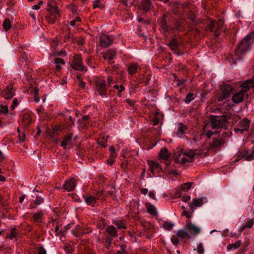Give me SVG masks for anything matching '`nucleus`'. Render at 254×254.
Here are the masks:
<instances>
[{
    "mask_svg": "<svg viewBox=\"0 0 254 254\" xmlns=\"http://www.w3.org/2000/svg\"><path fill=\"white\" fill-rule=\"evenodd\" d=\"M46 10L48 13L45 16L46 20L49 24L55 23L60 16L59 10L56 3L54 1L49 2Z\"/></svg>",
    "mask_w": 254,
    "mask_h": 254,
    "instance_id": "nucleus-1",
    "label": "nucleus"
},
{
    "mask_svg": "<svg viewBox=\"0 0 254 254\" xmlns=\"http://www.w3.org/2000/svg\"><path fill=\"white\" fill-rule=\"evenodd\" d=\"M230 116L227 115L212 116L210 118L211 127L213 129L224 128L226 129L228 127V120Z\"/></svg>",
    "mask_w": 254,
    "mask_h": 254,
    "instance_id": "nucleus-2",
    "label": "nucleus"
},
{
    "mask_svg": "<svg viewBox=\"0 0 254 254\" xmlns=\"http://www.w3.org/2000/svg\"><path fill=\"white\" fill-rule=\"evenodd\" d=\"M250 46V44L242 41L238 44V46L235 51V54L233 56V59L235 61V63H236V61H240L243 59L244 55L249 50Z\"/></svg>",
    "mask_w": 254,
    "mask_h": 254,
    "instance_id": "nucleus-3",
    "label": "nucleus"
},
{
    "mask_svg": "<svg viewBox=\"0 0 254 254\" xmlns=\"http://www.w3.org/2000/svg\"><path fill=\"white\" fill-rule=\"evenodd\" d=\"M224 22L222 19H219L217 21L213 20L207 26L206 28L210 31L214 32V36L218 37L220 35V30L223 27Z\"/></svg>",
    "mask_w": 254,
    "mask_h": 254,
    "instance_id": "nucleus-4",
    "label": "nucleus"
},
{
    "mask_svg": "<svg viewBox=\"0 0 254 254\" xmlns=\"http://www.w3.org/2000/svg\"><path fill=\"white\" fill-rule=\"evenodd\" d=\"M233 90V87L229 84H224L221 86V93L218 96V101H221L226 99L230 96Z\"/></svg>",
    "mask_w": 254,
    "mask_h": 254,
    "instance_id": "nucleus-5",
    "label": "nucleus"
},
{
    "mask_svg": "<svg viewBox=\"0 0 254 254\" xmlns=\"http://www.w3.org/2000/svg\"><path fill=\"white\" fill-rule=\"evenodd\" d=\"M71 66L75 70L80 71H87V69L82 64L81 57L79 55H75Z\"/></svg>",
    "mask_w": 254,
    "mask_h": 254,
    "instance_id": "nucleus-6",
    "label": "nucleus"
},
{
    "mask_svg": "<svg viewBox=\"0 0 254 254\" xmlns=\"http://www.w3.org/2000/svg\"><path fill=\"white\" fill-rule=\"evenodd\" d=\"M226 140L223 138L215 139L210 143V148L213 151H217L223 146Z\"/></svg>",
    "mask_w": 254,
    "mask_h": 254,
    "instance_id": "nucleus-7",
    "label": "nucleus"
},
{
    "mask_svg": "<svg viewBox=\"0 0 254 254\" xmlns=\"http://www.w3.org/2000/svg\"><path fill=\"white\" fill-rule=\"evenodd\" d=\"M14 91L12 84L7 86L6 89L2 90L1 92V96L5 99H10L14 95Z\"/></svg>",
    "mask_w": 254,
    "mask_h": 254,
    "instance_id": "nucleus-8",
    "label": "nucleus"
},
{
    "mask_svg": "<svg viewBox=\"0 0 254 254\" xmlns=\"http://www.w3.org/2000/svg\"><path fill=\"white\" fill-rule=\"evenodd\" d=\"M106 81L103 80H101L96 82V90L99 93L100 95L102 96H106L107 90Z\"/></svg>",
    "mask_w": 254,
    "mask_h": 254,
    "instance_id": "nucleus-9",
    "label": "nucleus"
},
{
    "mask_svg": "<svg viewBox=\"0 0 254 254\" xmlns=\"http://www.w3.org/2000/svg\"><path fill=\"white\" fill-rule=\"evenodd\" d=\"M100 44L102 47H107L111 45L113 41V38L106 34H102L100 37Z\"/></svg>",
    "mask_w": 254,
    "mask_h": 254,
    "instance_id": "nucleus-10",
    "label": "nucleus"
},
{
    "mask_svg": "<svg viewBox=\"0 0 254 254\" xmlns=\"http://www.w3.org/2000/svg\"><path fill=\"white\" fill-rule=\"evenodd\" d=\"M246 93L244 90H241L234 94L232 100L233 103L238 104L243 101Z\"/></svg>",
    "mask_w": 254,
    "mask_h": 254,
    "instance_id": "nucleus-11",
    "label": "nucleus"
},
{
    "mask_svg": "<svg viewBox=\"0 0 254 254\" xmlns=\"http://www.w3.org/2000/svg\"><path fill=\"white\" fill-rule=\"evenodd\" d=\"M76 185V181L74 178H71L65 182V183L63 187L65 190L67 191H70L73 190Z\"/></svg>",
    "mask_w": 254,
    "mask_h": 254,
    "instance_id": "nucleus-12",
    "label": "nucleus"
},
{
    "mask_svg": "<svg viewBox=\"0 0 254 254\" xmlns=\"http://www.w3.org/2000/svg\"><path fill=\"white\" fill-rule=\"evenodd\" d=\"M116 54L117 53L115 50L109 49L103 54V58L105 60H108L110 64H112L113 60L116 57Z\"/></svg>",
    "mask_w": 254,
    "mask_h": 254,
    "instance_id": "nucleus-13",
    "label": "nucleus"
},
{
    "mask_svg": "<svg viewBox=\"0 0 254 254\" xmlns=\"http://www.w3.org/2000/svg\"><path fill=\"white\" fill-rule=\"evenodd\" d=\"M139 7L144 11L147 12L150 10L153 7L151 0H141Z\"/></svg>",
    "mask_w": 254,
    "mask_h": 254,
    "instance_id": "nucleus-14",
    "label": "nucleus"
},
{
    "mask_svg": "<svg viewBox=\"0 0 254 254\" xmlns=\"http://www.w3.org/2000/svg\"><path fill=\"white\" fill-rule=\"evenodd\" d=\"M186 228L190 232L193 233L195 235H198L201 231L200 228L192 224L190 220L187 221Z\"/></svg>",
    "mask_w": 254,
    "mask_h": 254,
    "instance_id": "nucleus-15",
    "label": "nucleus"
},
{
    "mask_svg": "<svg viewBox=\"0 0 254 254\" xmlns=\"http://www.w3.org/2000/svg\"><path fill=\"white\" fill-rule=\"evenodd\" d=\"M167 15L163 14L162 17V19L160 22V26L161 27L164 32H167L170 30L171 25L167 23Z\"/></svg>",
    "mask_w": 254,
    "mask_h": 254,
    "instance_id": "nucleus-16",
    "label": "nucleus"
},
{
    "mask_svg": "<svg viewBox=\"0 0 254 254\" xmlns=\"http://www.w3.org/2000/svg\"><path fill=\"white\" fill-rule=\"evenodd\" d=\"M84 201L88 205H91L94 207L96 205H98L97 200L95 197L91 195H83Z\"/></svg>",
    "mask_w": 254,
    "mask_h": 254,
    "instance_id": "nucleus-17",
    "label": "nucleus"
},
{
    "mask_svg": "<svg viewBox=\"0 0 254 254\" xmlns=\"http://www.w3.org/2000/svg\"><path fill=\"white\" fill-rule=\"evenodd\" d=\"M241 90H244L246 93L251 88H254V81L253 79H248L244 82L241 85Z\"/></svg>",
    "mask_w": 254,
    "mask_h": 254,
    "instance_id": "nucleus-18",
    "label": "nucleus"
},
{
    "mask_svg": "<svg viewBox=\"0 0 254 254\" xmlns=\"http://www.w3.org/2000/svg\"><path fill=\"white\" fill-rule=\"evenodd\" d=\"M140 69V68L138 64L130 63L128 65L127 71L130 75L134 74Z\"/></svg>",
    "mask_w": 254,
    "mask_h": 254,
    "instance_id": "nucleus-19",
    "label": "nucleus"
},
{
    "mask_svg": "<svg viewBox=\"0 0 254 254\" xmlns=\"http://www.w3.org/2000/svg\"><path fill=\"white\" fill-rule=\"evenodd\" d=\"M73 133L70 132L64 136L63 140L61 142V146L66 149V146L71 142Z\"/></svg>",
    "mask_w": 254,
    "mask_h": 254,
    "instance_id": "nucleus-20",
    "label": "nucleus"
},
{
    "mask_svg": "<svg viewBox=\"0 0 254 254\" xmlns=\"http://www.w3.org/2000/svg\"><path fill=\"white\" fill-rule=\"evenodd\" d=\"M148 164L149 166V170L152 173H154L155 171L161 170L160 164L156 161H148Z\"/></svg>",
    "mask_w": 254,
    "mask_h": 254,
    "instance_id": "nucleus-21",
    "label": "nucleus"
},
{
    "mask_svg": "<svg viewBox=\"0 0 254 254\" xmlns=\"http://www.w3.org/2000/svg\"><path fill=\"white\" fill-rule=\"evenodd\" d=\"M250 121L246 118L242 120L238 124L237 127H241L242 130L247 131L250 127Z\"/></svg>",
    "mask_w": 254,
    "mask_h": 254,
    "instance_id": "nucleus-22",
    "label": "nucleus"
},
{
    "mask_svg": "<svg viewBox=\"0 0 254 254\" xmlns=\"http://www.w3.org/2000/svg\"><path fill=\"white\" fill-rule=\"evenodd\" d=\"M192 185V183L191 182H188L185 184H183L182 185V187L181 188L178 189L177 190V194L176 195H177L178 197H180L182 194V191L184 190H188L191 188Z\"/></svg>",
    "mask_w": 254,
    "mask_h": 254,
    "instance_id": "nucleus-23",
    "label": "nucleus"
},
{
    "mask_svg": "<svg viewBox=\"0 0 254 254\" xmlns=\"http://www.w3.org/2000/svg\"><path fill=\"white\" fill-rule=\"evenodd\" d=\"M106 231L109 235L108 236L112 238L117 237L118 236L117 231L116 227L113 225H109L107 227Z\"/></svg>",
    "mask_w": 254,
    "mask_h": 254,
    "instance_id": "nucleus-24",
    "label": "nucleus"
},
{
    "mask_svg": "<svg viewBox=\"0 0 254 254\" xmlns=\"http://www.w3.org/2000/svg\"><path fill=\"white\" fill-rule=\"evenodd\" d=\"M188 129V127L186 126L183 124L180 123L178 124V131L177 132V135L180 137H182L185 131Z\"/></svg>",
    "mask_w": 254,
    "mask_h": 254,
    "instance_id": "nucleus-25",
    "label": "nucleus"
},
{
    "mask_svg": "<svg viewBox=\"0 0 254 254\" xmlns=\"http://www.w3.org/2000/svg\"><path fill=\"white\" fill-rule=\"evenodd\" d=\"M113 238L109 236H105L103 238L102 243L107 250H109L111 247Z\"/></svg>",
    "mask_w": 254,
    "mask_h": 254,
    "instance_id": "nucleus-26",
    "label": "nucleus"
},
{
    "mask_svg": "<svg viewBox=\"0 0 254 254\" xmlns=\"http://www.w3.org/2000/svg\"><path fill=\"white\" fill-rule=\"evenodd\" d=\"M44 201V198L40 196L37 195L36 197V199L34 201L33 203H31L30 204V208L34 209L37 207V205H40L41 203Z\"/></svg>",
    "mask_w": 254,
    "mask_h": 254,
    "instance_id": "nucleus-27",
    "label": "nucleus"
},
{
    "mask_svg": "<svg viewBox=\"0 0 254 254\" xmlns=\"http://www.w3.org/2000/svg\"><path fill=\"white\" fill-rule=\"evenodd\" d=\"M167 45L172 51H174L175 53H177V51L178 50V45L177 43L176 38H174L171 40H170Z\"/></svg>",
    "mask_w": 254,
    "mask_h": 254,
    "instance_id": "nucleus-28",
    "label": "nucleus"
},
{
    "mask_svg": "<svg viewBox=\"0 0 254 254\" xmlns=\"http://www.w3.org/2000/svg\"><path fill=\"white\" fill-rule=\"evenodd\" d=\"M203 204V198H195L193 199L192 202L191 203V209H192V211H193L192 206H194L195 207L201 206Z\"/></svg>",
    "mask_w": 254,
    "mask_h": 254,
    "instance_id": "nucleus-29",
    "label": "nucleus"
},
{
    "mask_svg": "<svg viewBox=\"0 0 254 254\" xmlns=\"http://www.w3.org/2000/svg\"><path fill=\"white\" fill-rule=\"evenodd\" d=\"M159 157L160 158V159L163 160H167L168 159V158L170 157V155L167 148H164L161 149L159 154Z\"/></svg>",
    "mask_w": 254,
    "mask_h": 254,
    "instance_id": "nucleus-30",
    "label": "nucleus"
},
{
    "mask_svg": "<svg viewBox=\"0 0 254 254\" xmlns=\"http://www.w3.org/2000/svg\"><path fill=\"white\" fill-rule=\"evenodd\" d=\"M183 22L180 20L177 19L175 20L174 25L173 26H171L170 27V30H176L177 31H182V26Z\"/></svg>",
    "mask_w": 254,
    "mask_h": 254,
    "instance_id": "nucleus-31",
    "label": "nucleus"
},
{
    "mask_svg": "<svg viewBox=\"0 0 254 254\" xmlns=\"http://www.w3.org/2000/svg\"><path fill=\"white\" fill-rule=\"evenodd\" d=\"M254 224V219H248V221L240 228L239 230L240 232H242L246 228H251L253 226Z\"/></svg>",
    "mask_w": 254,
    "mask_h": 254,
    "instance_id": "nucleus-32",
    "label": "nucleus"
},
{
    "mask_svg": "<svg viewBox=\"0 0 254 254\" xmlns=\"http://www.w3.org/2000/svg\"><path fill=\"white\" fill-rule=\"evenodd\" d=\"M177 236L181 238V239H184L186 238H188V239L190 238V236L189 235V234L185 230L181 229L179 230L176 233Z\"/></svg>",
    "mask_w": 254,
    "mask_h": 254,
    "instance_id": "nucleus-33",
    "label": "nucleus"
},
{
    "mask_svg": "<svg viewBox=\"0 0 254 254\" xmlns=\"http://www.w3.org/2000/svg\"><path fill=\"white\" fill-rule=\"evenodd\" d=\"M113 224L117 227L118 229H127L126 224L122 220H115L113 222Z\"/></svg>",
    "mask_w": 254,
    "mask_h": 254,
    "instance_id": "nucleus-34",
    "label": "nucleus"
},
{
    "mask_svg": "<svg viewBox=\"0 0 254 254\" xmlns=\"http://www.w3.org/2000/svg\"><path fill=\"white\" fill-rule=\"evenodd\" d=\"M55 63L56 64V69L60 70L62 68V65L65 64L64 60L60 58H56L55 59Z\"/></svg>",
    "mask_w": 254,
    "mask_h": 254,
    "instance_id": "nucleus-35",
    "label": "nucleus"
},
{
    "mask_svg": "<svg viewBox=\"0 0 254 254\" xmlns=\"http://www.w3.org/2000/svg\"><path fill=\"white\" fill-rule=\"evenodd\" d=\"M241 158H245L247 161H251L254 159V154H248V151L245 150L244 152L241 153Z\"/></svg>",
    "mask_w": 254,
    "mask_h": 254,
    "instance_id": "nucleus-36",
    "label": "nucleus"
},
{
    "mask_svg": "<svg viewBox=\"0 0 254 254\" xmlns=\"http://www.w3.org/2000/svg\"><path fill=\"white\" fill-rule=\"evenodd\" d=\"M95 197L98 200H101L102 201H104L105 200L106 196L104 194V191L102 190L98 191L97 192L96 195L95 196Z\"/></svg>",
    "mask_w": 254,
    "mask_h": 254,
    "instance_id": "nucleus-37",
    "label": "nucleus"
},
{
    "mask_svg": "<svg viewBox=\"0 0 254 254\" xmlns=\"http://www.w3.org/2000/svg\"><path fill=\"white\" fill-rule=\"evenodd\" d=\"M74 247L69 244H66L64 247V249L67 254H72L74 251Z\"/></svg>",
    "mask_w": 254,
    "mask_h": 254,
    "instance_id": "nucleus-38",
    "label": "nucleus"
},
{
    "mask_svg": "<svg viewBox=\"0 0 254 254\" xmlns=\"http://www.w3.org/2000/svg\"><path fill=\"white\" fill-rule=\"evenodd\" d=\"M242 242L241 240H238L234 244H229L227 246L228 250H231L233 248L234 249H237L239 248L241 245Z\"/></svg>",
    "mask_w": 254,
    "mask_h": 254,
    "instance_id": "nucleus-39",
    "label": "nucleus"
},
{
    "mask_svg": "<svg viewBox=\"0 0 254 254\" xmlns=\"http://www.w3.org/2000/svg\"><path fill=\"white\" fill-rule=\"evenodd\" d=\"M43 215V213L42 211H39L37 213H34L33 215V221L36 222H40Z\"/></svg>",
    "mask_w": 254,
    "mask_h": 254,
    "instance_id": "nucleus-40",
    "label": "nucleus"
},
{
    "mask_svg": "<svg viewBox=\"0 0 254 254\" xmlns=\"http://www.w3.org/2000/svg\"><path fill=\"white\" fill-rule=\"evenodd\" d=\"M188 18L195 25H196L197 23H198V22L196 20V16L194 12L190 11V12L188 14Z\"/></svg>",
    "mask_w": 254,
    "mask_h": 254,
    "instance_id": "nucleus-41",
    "label": "nucleus"
},
{
    "mask_svg": "<svg viewBox=\"0 0 254 254\" xmlns=\"http://www.w3.org/2000/svg\"><path fill=\"white\" fill-rule=\"evenodd\" d=\"M254 37V32H251L247 35H246L243 39L242 41L244 42L247 43L248 44H249L251 45V40Z\"/></svg>",
    "mask_w": 254,
    "mask_h": 254,
    "instance_id": "nucleus-42",
    "label": "nucleus"
},
{
    "mask_svg": "<svg viewBox=\"0 0 254 254\" xmlns=\"http://www.w3.org/2000/svg\"><path fill=\"white\" fill-rule=\"evenodd\" d=\"M90 232H91V230L81 229V230H78L77 232L73 233V235H74L76 237H78L81 235L88 234Z\"/></svg>",
    "mask_w": 254,
    "mask_h": 254,
    "instance_id": "nucleus-43",
    "label": "nucleus"
},
{
    "mask_svg": "<svg viewBox=\"0 0 254 254\" xmlns=\"http://www.w3.org/2000/svg\"><path fill=\"white\" fill-rule=\"evenodd\" d=\"M146 205H147V210L149 213H150V214H152V215H156L157 214V212L156 211V209L153 205L146 204Z\"/></svg>",
    "mask_w": 254,
    "mask_h": 254,
    "instance_id": "nucleus-44",
    "label": "nucleus"
},
{
    "mask_svg": "<svg viewBox=\"0 0 254 254\" xmlns=\"http://www.w3.org/2000/svg\"><path fill=\"white\" fill-rule=\"evenodd\" d=\"M2 26L5 31L9 30L11 28V22L9 19H5L3 22Z\"/></svg>",
    "mask_w": 254,
    "mask_h": 254,
    "instance_id": "nucleus-45",
    "label": "nucleus"
},
{
    "mask_svg": "<svg viewBox=\"0 0 254 254\" xmlns=\"http://www.w3.org/2000/svg\"><path fill=\"white\" fill-rule=\"evenodd\" d=\"M17 230L15 228H13L11 230V232L9 234H7L6 236V239H12L13 238L16 237L17 235Z\"/></svg>",
    "mask_w": 254,
    "mask_h": 254,
    "instance_id": "nucleus-46",
    "label": "nucleus"
},
{
    "mask_svg": "<svg viewBox=\"0 0 254 254\" xmlns=\"http://www.w3.org/2000/svg\"><path fill=\"white\" fill-rule=\"evenodd\" d=\"M194 99V95L192 93L190 92L187 94L186 98L185 99V102L187 104L190 103L191 101H192Z\"/></svg>",
    "mask_w": 254,
    "mask_h": 254,
    "instance_id": "nucleus-47",
    "label": "nucleus"
},
{
    "mask_svg": "<svg viewBox=\"0 0 254 254\" xmlns=\"http://www.w3.org/2000/svg\"><path fill=\"white\" fill-rule=\"evenodd\" d=\"M174 226V224L173 223L168 221H165L163 224V227L167 230H170Z\"/></svg>",
    "mask_w": 254,
    "mask_h": 254,
    "instance_id": "nucleus-48",
    "label": "nucleus"
},
{
    "mask_svg": "<svg viewBox=\"0 0 254 254\" xmlns=\"http://www.w3.org/2000/svg\"><path fill=\"white\" fill-rule=\"evenodd\" d=\"M107 141L106 139H104V137L98 139V144L103 148H105L107 146Z\"/></svg>",
    "mask_w": 254,
    "mask_h": 254,
    "instance_id": "nucleus-49",
    "label": "nucleus"
},
{
    "mask_svg": "<svg viewBox=\"0 0 254 254\" xmlns=\"http://www.w3.org/2000/svg\"><path fill=\"white\" fill-rule=\"evenodd\" d=\"M8 112V107L6 105H0V114L6 115Z\"/></svg>",
    "mask_w": 254,
    "mask_h": 254,
    "instance_id": "nucleus-50",
    "label": "nucleus"
},
{
    "mask_svg": "<svg viewBox=\"0 0 254 254\" xmlns=\"http://www.w3.org/2000/svg\"><path fill=\"white\" fill-rule=\"evenodd\" d=\"M117 157V155L116 154H113V155H110L109 159L107 161V163L112 165L113 164L114 162L115 158Z\"/></svg>",
    "mask_w": 254,
    "mask_h": 254,
    "instance_id": "nucleus-51",
    "label": "nucleus"
},
{
    "mask_svg": "<svg viewBox=\"0 0 254 254\" xmlns=\"http://www.w3.org/2000/svg\"><path fill=\"white\" fill-rule=\"evenodd\" d=\"M195 154H196L194 153L193 150H190L189 151L185 152L184 153L185 156H187L189 158H192L193 159Z\"/></svg>",
    "mask_w": 254,
    "mask_h": 254,
    "instance_id": "nucleus-52",
    "label": "nucleus"
},
{
    "mask_svg": "<svg viewBox=\"0 0 254 254\" xmlns=\"http://www.w3.org/2000/svg\"><path fill=\"white\" fill-rule=\"evenodd\" d=\"M120 251L123 254H127L128 253L127 251V245L125 244H122L120 246Z\"/></svg>",
    "mask_w": 254,
    "mask_h": 254,
    "instance_id": "nucleus-53",
    "label": "nucleus"
},
{
    "mask_svg": "<svg viewBox=\"0 0 254 254\" xmlns=\"http://www.w3.org/2000/svg\"><path fill=\"white\" fill-rule=\"evenodd\" d=\"M193 159L192 158H186L185 157H183L181 160V163L183 164H185L187 162H191L193 161Z\"/></svg>",
    "mask_w": 254,
    "mask_h": 254,
    "instance_id": "nucleus-54",
    "label": "nucleus"
},
{
    "mask_svg": "<svg viewBox=\"0 0 254 254\" xmlns=\"http://www.w3.org/2000/svg\"><path fill=\"white\" fill-rule=\"evenodd\" d=\"M197 252L199 254H203L204 249L202 244H199L197 246Z\"/></svg>",
    "mask_w": 254,
    "mask_h": 254,
    "instance_id": "nucleus-55",
    "label": "nucleus"
},
{
    "mask_svg": "<svg viewBox=\"0 0 254 254\" xmlns=\"http://www.w3.org/2000/svg\"><path fill=\"white\" fill-rule=\"evenodd\" d=\"M171 240L174 245L177 246L179 244V239L178 237L173 236L172 237Z\"/></svg>",
    "mask_w": 254,
    "mask_h": 254,
    "instance_id": "nucleus-56",
    "label": "nucleus"
},
{
    "mask_svg": "<svg viewBox=\"0 0 254 254\" xmlns=\"http://www.w3.org/2000/svg\"><path fill=\"white\" fill-rule=\"evenodd\" d=\"M179 8H180V6L172 7V12L176 15H179Z\"/></svg>",
    "mask_w": 254,
    "mask_h": 254,
    "instance_id": "nucleus-57",
    "label": "nucleus"
},
{
    "mask_svg": "<svg viewBox=\"0 0 254 254\" xmlns=\"http://www.w3.org/2000/svg\"><path fill=\"white\" fill-rule=\"evenodd\" d=\"M152 122L153 126H156L158 125L159 123V119L155 116V117L152 119Z\"/></svg>",
    "mask_w": 254,
    "mask_h": 254,
    "instance_id": "nucleus-58",
    "label": "nucleus"
},
{
    "mask_svg": "<svg viewBox=\"0 0 254 254\" xmlns=\"http://www.w3.org/2000/svg\"><path fill=\"white\" fill-rule=\"evenodd\" d=\"M38 254H46V251L43 247H40L39 248Z\"/></svg>",
    "mask_w": 254,
    "mask_h": 254,
    "instance_id": "nucleus-59",
    "label": "nucleus"
},
{
    "mask_svg": "<svg viewBox=\"0 0 254 254\" xmlns=\"http://www.w3.org/2000/svg\"><path fill=\"white\" fill-rule=\"evenodd\" d=\"M126 101L131 107H133L135 103V101L134 100H131L129 99H126Z\"/></svg>",
    "mask_w": 254,
    "mask_h": 254,
    "instance_id": "nucleus-60",
    "label": "nucleus"
},
{
    "mask_svg": "<svg viewBox=\"0 0 254 254\" xmlns=\"http://www.w3.org/2000/svg\"><path fill=\"white\" fill-rule=\"evenodd\" d=\"M72 35L69 32H68L64 36V41H67V40L72 38Z\"/></svg>",
    "mask_w": 254,
    "mask_h": 254,
    "instance_id": "nucleus-61",
    "label": "nucleus"
},
{
    "mask_svg": "<svg viewBox=\"0 0 254 254\" xmlns=\"http://www.w3.org/2000/svg\"><path fill=\"white\" fill-rule=\"evenodd\" d=\"M180 4V1H176L174 2H172L169 4L170 5L173 6V7L179 6Z\"/></svg>",
    "mask_w": 254,
    "mask_h": 254,
    "instance_id": "nucleus-62",
    "label": "nucleus"
},
{
    "mask_svg": "<svg viewBox=\"0 0 254 254\" xmlns=\"http://www.w3.org/2000/svg\"><path fill=\"white\" fill-rule=\"evenodd\" d=\"M182 214V215L186 216L188 218H190L191 216V213H188V212L186 210H184Z\"/></svg>",
    "mask_w": 254,
    "mask_h": 254,
    "instance_id": "nucleus-63",
    "label": "nucleus"
},
{
    "mask_svg": "<svg viewBox=\"0 0 254 254\" xmlns=\"http://www.w3.org/2000/svg\"><path fill=\"white\" fill-rule=\"evenodd\" d=\"M190 2H185L182 3L181 4L182 7L183 8H187L188 7V6H189V5L190 4Z\"/></svg>",
    "mask_w": 254,
    "mask_h": 254,
    "instance_id": "nucleus-64",
    "label": "nucleus"
}]
</instances>
